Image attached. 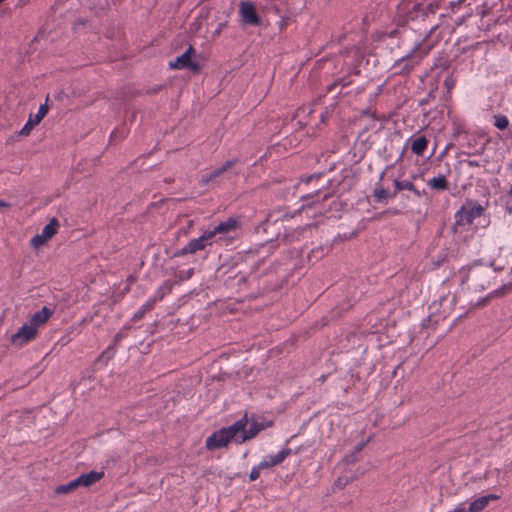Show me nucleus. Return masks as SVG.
<instances>
[{
	"mask_svg": "<svg viewBox=\"0 0 512 512\" xmlns=\"http://www.w3.org/2000/svg\"><path fill=\"white\" fill-rule=\"evenodd\" d=\"M38 331L29 323H25L11 336V344L22 347L36 338Z\"/></svg>",
	"mask_w": 512,
	"mask_h": 512,
	"instance_id": "7",
	"label": "nucleus"
},
{
	"mask_svg": "<svg viewBox=\"0 0 512 512\" xmlns=\"http://www.w3.org/2000/svg\"><path fill=\"white\" fill-rule=\"evenodd\" d=\"M200 237L202 238L206 246H210L214 241L218 242L222 239V237L219 236L217 232H214V228L205 230Z\"/></svg>",
	"mask_w": 512,
	"mask_h": 512,
	"instance_id": "21",
	"label": "nucleus"
},
{
	"mask_svg": "<svg viewBox=\"0 0 512 512\" xmlns=\"http://www.w3.org/2000/svg\"><path fill=\"white\" fill-rule=\"evenodd\" d=\"M395 191L392 196L395 197L399 191L414 190V184L409 180H394Z\"/></svg>",
	"mask_w": 512,
	"mask_h": 512,
	"instance_id": "22",
	"label": "nucleus"
},
{
	"mask_svg": "<svg viewBox=\"0 0 512 512\" xmlns=\"http://www.w3.org/2000/svg\"><path fill=\"white\" fill-rule=\"evenodd\" d=\"M116 351L112 346L107 347L96 359L95 364L103 363L106 365L115 355Z\"/></svg>",
	"mask_w": 512,
	"mask_h": 512,
	"instance_id": "23",
	"label": "nucleus"
},
{
	"mask_svg": "<svg viewBox=\"0 0 512 512\" xmlns=\"http://www.w3.org/2000/svg\"><path fill=\"white\" fill-rule=\"evenodd\" d=\"M4 0H0V3H2Z\"/></svg>",
	"mask_w": 512,
	"mask_h": 512,
	"instance_id": "44",
	"label": "nucleus"
},
{
	"mask_svg": "<svg viewBox=\"0 0 512 512\" xmlns=\"http://www.w3.org/2000/svg\"><path fill=\"white\" fill-rule=\"evenodd\" d=\"M483 207L476 202L464 204L455 214V223L457 226H468L479 218L483 213Z\"/></svg>",
	"mask_w": 512,
	"mask_h": 512,
	"instance_id": "3",
	"label": "nucleus"
},
{
	"mask_svg": "<svg viewBox=\"0 0 512 512\" xmlns=\"http://www.w3.org/2000/svg\"><path fill=\"white\" fill-rule=\"evenodd\" d=\"M48 240L46 238H43L42 237V234H36L35 236L32 237L31 239V245L35 248H38L40 247L41 245H43L44 243H46Z\"/></svg>",
	"mask_w": 512,
	"mask_h": 512,
	"instance_id": "29",
	"label": "nucleus"
},
{
	"mask_svg": "<svg viewBox=\"0 0 512 512\" xmlns=\"http://www.w3.org/2000/svg\"><path fill=\"white\" fill-rule=\"evenodd\" d=\"M68 489L70 492L75 490L76 488L81 486L80 479L77 477L76 479L71 480L69 483H67Z\"/></svg>",
	"mask_w": 512,
	"mask_h": 512,
	"instance_id": "31",
	"label": "nucleus"
},
{
	"mask_svg": "<svg viewBox=\"0 0 512 512\" xmlns=\"http://www.w3.org/2000/svg\"><path fill=\"white\" fill-rule=\"evenodd\" d=\"M80 479L81 486L89 487L96 482L100 481L104 477L103 471H90L89 473L81 474L78 476Z\"/></svg>",
	"mask_w": 512,
	"mask_h": 512,
	"instance_id": "19",
	"label": "nucleus"
},
{
	"mask_svg": "<svg viewBox=\"0 0 512 512\" xmlns=\"http://www.w3.org/2000/svg\"><path fill=\"white\" fill-rule=\"evenodd\" d=\"M467 164H468V166H470V167H479V166H480V165H479V163H478L477 161H473V160H469V161L467 162Z\"/></svg>",
	"mask_w": 512,
	"mask_h": 512,
	"instance_id": "39",
	"label": "nucleus"
},
{
	"mask_svg": "<svg viewBox=\"0 0 512 512\" xmlns=\"http://www.w3.org/2000/svg\"><path fill=\"white\" fill-rule=\"evenodd\" d=\"M224 25H225L224 23L219 24V26H218L217 30L215 31V34H217V35H218V34H220V33H221V30H222V27H223Z\"/></svg>",
	"mask_w": 512,
	"mask_h": 512,
	"instance_id": "41",
	"label": "nucleus"
},
{
	"mask_svg": "<svg viewBox=\"0 0 512 512\" xmlns=\"http://www.w3.org/2000/svg\"><path fill=\"white\" fill-rule=\"evenodd\" d=\"M194 53V48L190 45L182 55L169 63V67L171 69H188L193 72H198L200 70V66L192 60V55Z\"/></svg>",
	"mask_w": 512,
	"mask_h": 512,
	"instance_id": "6",
	"label": "nucleus"
},
{
	"mask_svg": "<svg viewBox=\"0 0 512 512\" xmlns=\"http://www.w3.org/2000/svg\"><path fill=\"white\" fill-rule=\"evenodd\" d=\"M290 455H291V449L284 448L280 452H278L276 455L264 457L263 460L260 462V465L263 469H267V468L281 464Z\"/></svg>",
	"mask_w": 512,
	"mask_h": 512,
	"instance_id": "13",
	"label": "nucleus"
},
{
	"mask_svg": "<svg viewBox=\"0 0 512 512\" xmlns=\"http://www.w3.org/2000/svg\"><path fill=\"white\" fill-rule=\"evenodd\" d=\"M194 275V268H189L187 270L178 271L176 277L179 281H185L190 279Z\"/></svg>",
	"mask_w": 512,
	"mask_h": 512,
	"instance_id": "27",
	"label": "nucleus"
},
{
	"mask_svg": "<svg viewBox=\"0 0 512 512\" xmlns=\"http://www.w3.org/2000/svg\"><path fill=\"white\" fill-rule=\"evenodd\" d=\"M428 54V51L421 52L414 49L410 54L395 62L394 68L399 73H409Z\"/></svg>",
	"mask_w": 512,
	"mask_h": 512,
	"instance_id": "4",
	"label": "nucleus"
},
{
	"mask_svg": "<svg viewBox=\"0 0 512 512\" xmlns=\"http://www.w3.org/2000/svg\"><path fill=\"white\" fill-rule=\"evenodd\" d=\"M428 187L437 192L446 191L449 189V183L445 175H438L427 181Z\"/></svg>",
	"mask_w": 512,
	"mask_h": 512,
	"instance_id": "18",
	"label": "nucleus"
},
{
	"mask_svg": "<svg viewBox=\"0 0 512 512\" xmlns=\"http://www.w3.org/2000/svg\"><path fill=\"white\" fill-rule=\"evenodd\" d=\"M262 470H263V468L261 467L260 463L253 466L249 473V480L256 481L259 478Z\"/></svg>",
	"mask_w": 512,
	"mask_h": 512,
	"instance_id": "28",
	"label": "nucleus"
},
{
	"mask_svg": "<svg viewBox=\"0 0 512 512\" xmlns=\"http://www.w3.org/2000/svg\"><path fill=\"white\" fill-rule=\"evenodd\" d=\"M55 493H57V494H67V493H70V490L68 489L67 484H64V485H59L55 489Z\"/></svg>",
	"mask_w": 512,
	"mask_h": 512,
	"instance_id": "33",
	"label": "nucleus"
},
{
	"mask_svg": "<svg viewBox=\"0 0 512 512\" xmlns=\"http://www.w3.org/2000/svg\"><path fill=\"white\" fill-rule=\"evenodd\" d=\"M238 226H239V222L235 218L230 217L226 221H223V222L217 224L214 227V232H217V234L219 236H221V235L228 234V233L236 230L238 228Z\"/></svg>",
	"mask_w": 512,
	"mask_h": 512,
	"instance_id": "17",
	"label": "nucleus"
},
{
	"mask_svg": "<svg viewBox=\"0 0 512 512\" xmlns=\"http://www.w3.org/2000/svg\"><path fill=\"white\" fill-rule=\"evenodd\" d=\"M68 489L70 492L75 490L76 488L81 486L80 479L77 477L76 479L71 480L69 483H67Z\"/></svg>",
	"mask_w": 512,
	"mask_h": 512,
	"instance_id": "32",
	"label": "nucleus"
},
{
	"mask_svg": "<svg viewBox=\"0 0 512 512\" xmlns=\"http://www.w3.org/2000/svg\"><path fill=\"white\" fill-rule=\"evenodd\" d=\"M327 197H328V195H327V194H325V195L323 196V200H326V199H327Z\"/></svg>",
	"mask_w": 512,
	"mask_h": 512,
	"instance_id": "43",
	"label": "nucleus"
},
{
	"mask_svg": "<svg viewBox=\"0 0 512 512\" xmlns=\"http://www.w3.org/2000/svg\"><path fill=\"white\" fill-rule=\"evenodd\" d=\"M417 197H422L424 194H425V191L422 190H418L415 186H414V190H411Z\"/></svg>",
	"mask_w": 512,
	"mask_h": 512,
	"instance_id": "37",
	"label": "nucleus"
},
{
	"mask_svg": "<svg viewBox=\"0 0 512 512\" xmlns=\"http://www.w3.org/2000/svg\"><path fill=\"white\" fill-rule=\"evenodd\" d=\"M444 84L448 91L454 87V82L451 78H446Z\"/></svg>",
	"mask_w": 512,
	"mask_h": 512,
	"instance_id": "35",
	"label": "nucleus"
},
{
	"mask_svg": "<svg viewBox=\"0 0 512 512\" xmlns=\"http://www.w3.org/2000/svg\"><path fill=\"white\" fill-rule=\"evenodd\" d=\"M322 174H312L302 179V182L309 183L314 179L321 178Z\"/></svg>",
	"mask_w": 512,
	"mask_h": 512,
	"instance_id": "34",
	"label": "nucleus"
},
{
	"mask_svg": "<svg viewBox=\"0 0 512 512\" xmlns=\"http://www.w3.org/2000/svg\"><path fill=\"white\" fill-rule=\"evenodd\" d=\"M48 106L47 104H41L39 106L38 112L35 115L30 114L28 121L26 124L22 127L20 130V135L22 136H28L31 131L41 122V120L47 115L48 113Z\"/></svg>",
	"mask_w": 512,
	"mask_h": 512,
	"instance_id": "8",
	"label": "nucleus"
},
{
	"mask_svg": "<svg viewBox=\"0 0 512 512\" xmlns=\"http://www.w3.org/2000/svg\"><path fill=\"white\" fill-rule=\"evenodd\" d=\"M363 447H364V444H360V445H358V446L356 447V450H357V451H361V450L363 449Z\"/></svg>",
	"mask_w": 512,
	"mask_h": 512,
	"instance_id": "42",
	"label": "nucleus"
},
{
	"mask_svg": "<svg viewBox=\"0 0 512 512\" xmlns=\"http://www.w3.org/2000/svg\"><path fill=\"white\" fill-rule=\"evenodd\" d=\"M163 297L164 293L161 289H158L155 294L148 298L145 303H143L141 307L134 313L132 320L135 322L141 320L148 311H151L154 308L158 301L163 299Z\"/></svg>",
	"mask_w": 512,
	"mask_h": 512,
	"instance_id": "10",
	"label": "nucleus"
},
{
	"mask_svg": "<svg viewBox=\"0 0 512 512\" xmlns=\"http://www.w3.org/2000/svg\"><path fill=\"white\" fill-rule=\"evenodd\" d=\"M373 196L377 201H382L384 199H387L388 197H393L392 194H390L387 189L382 187H376L374 189Z\"/></svg>",
	"mask_w": 512,
	"mask_h": 512,
	"instance_id": "25",
	"label": "nucleus"
},
{
	"mask_svg": "<svg viewBox=\"0 0 512 512\" xmlns=\"http://www.w3.org/2000/svg\"><path fill=\"white\" fill-rule=\"evenodd\" d=\"M206 244L201 237L191 239L185 246H183L177 253L176 256H183L187 254H194L198 251H202L206 248Z\"/></svg>",
	"mask_w": 512,
	"mask_h": 512,
	"instance_id": "14",
	"label": "nucleus"
},
{
	"mask_svg": "<svg viewBox=\"0 0 512 512\" xmlns=\"http://www.w3.org/2000/svg\"><path fill=\"white\" fill-rule=\"evenodd\" d=\"M488 298H483L481 301L477 302L474 307H480L486 304Z\"/></svg>",
	"mask_w": 512,
	"mask_h": 512,
	"instance_id": "40",
	"label": "nucleus"
},
{
	"mask_svg": "<svg viewBox=\"0 0 512 512\" xmlns=\"http://www.w3.org/2000/svg\"><path fill=\"white\" fill-rule=\"evenodd\" d=\"M236 162H237V160H228L222 166L204 174L202 176L201 183L204 185H208L209 183L215 181L223 173H225L227 170H229Z\"/></svg>",
	"mask_w": 512,
	"mask_h": 512,
	"instance_id": "12",
	"label": "nucleus"
},
{
	"mask_svg": "<svg viewBox=\"0 0 512 512\" xmlns=\"http://www.w3.org/2000/svg\"><path fill=\"white\" fill-rule=\"evenodd\" d=\"M446 302H448V306H447V308H444L443 313H446V312L450 311L451 309H453V307L456 304V296L453 295L451 297V299H448V297L444 296V295L440 296V299H439L440 306H443Z\"/></svg>",
	"mask_w": 512,
	"mask_h": 512,
	"instance_id": "26",
	"label": "nucleus"
},
{
	"mask_svg": "<svg viewBox=\"0 0 512 512\" xmlns=\"http://www.w3.org/2000/svg\"><path fill=\"white\" fill-rule=\"evenodd\" d=\"M408 143H410L411 152L417 156L422 157L427 150L429 140L426 136L421 135L415 138H410Z\"/></svg>",
	"mask_w": 512,
	"mask_h": 512,
	"instance_id": "15",
	"label": "nucleus"
},
{
	"mask_svg": "<svg viewBox=\"0 0 512 512\" xmlns=\"http://www.w3.org/2000/svg\"><path fill=\"white\" fill-rule=\"evenodd\" d=\"M351 481L348 477H338L334 483V485L340 489L344 488Z\"/></svg>",
	"mask_w": 512,
	"mask_h": 512,
	"instance_id": "30",
	"label": "nucleus"
},
{
	"mask_svg": "<svg viewBox=\"0 0 512 512\" xmlns=\"http://www.w3.org/2000/svg\"><path fill=\"white\" fill-rule=\"evenodd\" d=\"M11 207V204L4 201V200H0V209H4V208H10Z\"/></svg>",
	"mask_w": 512,
	"mask_h": 512,
	"instance_id": "38",
	"label": "nucleus"
},
{
	"mask_svg": "<svg viewBox=\"0 0 512 512\" xmlns=\"http://www.w3.org/2000/svg\"><path fill=\"white\" fill-rule=\"evenodd\" d=\"M494 126L499 130H504L509 126V119L505 115L497 114L494 116Z\"/></svg>",
	"mask_w": 512,
	"mask_h": 512,
	"instance_id": "24",
	"label": "nucleus"
},
{
	"mask_svg": "<svg viewBox=\"0 0 512 512\" xmlns=\"http://www.w3.org/2000/svg\"><path fill=\"white\" fill-rule=\"evenodd\" d=\"M448 512H465L464 504H459L456 506V508L454 510H451Z\"/></svg>",
	"mask_w": 512,
	"mask_h": 512,
	"instance_id": "36",
	"label": "nucleus"
},
{
	"mask_svg": "<svg viewBox=\"0 0 512 512\" xmlns=\"http://www.w3.org/2000/svg\"><path fill=\"white\" fill-rule=\"evenodd\" d=\"M504 268L493 267L474 262L458 271V277L461 285H467V288L475 292H481L488 289L498 272H503Z\"/></svg>",
	"mask_w": 512,
	"mask_h": 512,
	"instance_id": "1",
	"label": "nucleus"
},
{
	"mask_svg": "<svg viewBox=\"0 0 512 512\" xmlns=\"http://www.w3.org/2000/svg\"><path fill=\"white\" fill-rule=\"evenodd\" d=\"M59 226L58 220L52 218L49 223L43 227L41 231L42 237L50 240L58 232Z\"/></svg>",
	"mask_w": 512,
	"mask_h": 512,
	"instance_id": "20",
	"label": "nucleus"
},
{
	"mask_svg": "<svg viewBox=\"0 0 512 512\" xmlns=\"http://www.w3.org/2000/svg\"><path fill=\"white\" fill-rule=\"evenodd\" d=\"M497 499H499V496L495 494L479 497L470 503L469 508L465 509V512H481L488 506L490 501Z\"/></svg>",
	"mask_w": 512,
	"mask_h": 512,
	"instance_id": "16",
	"label": "nucleus"
},
{
	"mask_svg": "<svg viewBox=\"0 0 512 512\" xmlns=\"http://www.w3.org/2000/svg\"><path fill=\"white\" fill-rule=\"evenodd\" d=\"M248 423L249 420L245 414L231 426L215 431L206 439V448L208 450H215L226 447L232 439H236L238 437V433L244 430Z\"/></svg>",
	"mask_w": 512,
	"mask_h": 512,
	"instance_id": "2",
	"label": "nucleus"
},
{
	"mask_svg": "<svg viewBox=\"0 0 512 512\" xmlns=\"http://www.w3.org/2000/svg\"><path fill=\"white\" fill-rule=\"evenodd\" d=\"M54 314V310L43 306L41 310L35 312L29 319L28 323L31 324L37 331L38 328L44 325L50 317Z\"/></svg>",
	"mask_w": 512,
	"mask_h": 512,
	"instance_id": "11",
	"label": "nucleus"
},
{
	"mask_svg": "<svg viewBox=\"0 0 512 512\" xmlns=\"http://www.w3.org/2000/svg\"><path fill=\"white\" fill-rule=\"evenodd\" d=\"M271 425H272L271 421H269L267 423H260L256 420L252 419L250 422L249 428L246 429V427H245L244 430L241 431V432H243V434L236 438V443L240 444L249 439L256 437L259 434V432H261L262 430H264L267 427H270Z\"/></svg>",
	"mask_w": 512,
	"mask_h": 512,
	"instance_id": "9",
	"label": "nucleus"
},
{
	"mask_svg": "<svg viewBox=\"0 0 512 512\" xmlns=\"http://www.w3.org/2000/svg\"><path fill=\"white\" fill-rule=\"evenodd\" d=\"M239 15L243 25L260 26L261 17L258 15L254 4L249 1H242L239 4Z\"/></svg>",
	"mask_w": 512,
	"mask_h": 512,
	"instance_id": "5",
	"label": "nucleus"
}]
</instances>
